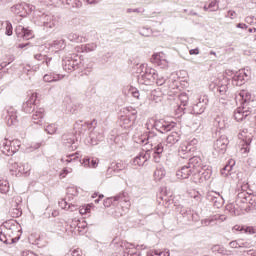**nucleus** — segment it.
<instances>
[{
    "mask_svg": "<svg viewBox=\"0 0 256 256\" xmlns=\"http://www.w3.org/2000/svg\"><path fill=\"white\" fill-rule=\"evenodd\" d=\"M156 85H158L159 87H161V85H165V83H167V79L165 77H163L162 75H159L156 72V77H155V81Z\"/></svg>",
    "mask_w": 256,
    "mask_h": 256,
    "instance_id": "49530a36",
    "label": "nucleus"
},
{
    "mask_svg": "<svg viewBox=\"0 0 256 256\" xmlns=\"http://www.w3.org/2000/svg\"><path fill=\"white\" fill-rule=\"evenodd\" d=\"M250 197L251 196L246 191H242L237 194V200L240 201V203H247Z\"/></svg>",
    "mask_w": 256,
    "mask_h": 256,
    "instance_id": "ea45409f",
    "label": "nucleus"
},
{
    "mask_svg": "<svg viewBox=\"0 0 256 256\" xmlns=\"http://www.w3.org/2000/svg\"><path fill=\"white\" fill-rule=\"evenodd\" d=\"M62 3H66V5L76 8H79L82 5L81 0H62Z\"/></svg>",
    "mask_w": 256,
    "mask_h": 256,
    "instance_id": "a18cd8bd",
    "label": "nucleus"
},
{
    "mask_svg": "<svg viewBox=\"0 0 256 256\" xmlns=\"http://www.w3.org/2000/svg\"><path fill=\"white\" fill-rule=\"evenodd\" d=\"M157 139H159V137H157V134H155V132H144L141 136L138 137V139L136 140V143H139V145H150L153 148V161L154 163H161V157L163 155V151H165V144L162 142H158L157 143Z\"/></svg>",
    "mask_w": 256,
    "mask_h": 256,
    "instance_id": "f257e3e1",
    "label": "nucleus"
},
{
    "mask_svg": "<svg viewBox=\"0 0 256 256\" xmlns=\"http://www.w3.org/2000/svg\"><path fill=\"white\" fill-rule=\"evenodd\" d=\"M212 253H215V255H226L230 256L233 255V251L227 250L225 247L221 245H214L212 248Z\"/></svg>",
    "mask_w": 256,
    "mask_h": 256,
    "instance_id": "a878e982",
    "label": "nucleus"
},
{
    "mask_svg": "<svg viewBox=\"0 0 256 256\" xmlns=\"http://www.w3.org/2000/svg\"><path fill=\"white\" fill-rule=\"evenodd\" d=\"M11 149H13V151H15V153H17V151H19V148L21 147V141L19 140H13L11 141Z\"/></svg>",
    "mask_w": 256,
    "mask_h": 256,
    "instance_id": "6e6d98bb",
    "label": "nucleus"
},
{
    "mask_svg": "<svg viewBox=\"0 0 256 256\" xmlns=\"http://www.w3.org/2000/svg\"><path fill=\"white\" fill-rule=\"evenodd\" d=\"M92 159L93 158H89L88 156L84 157L82 162H81L83 167L90 168L91 167V160Z\"/></svg>",
    "mask_w": 256,
    "mask_h": 256,
    "instance_id": "13d9d810",
    "label": "nucleus"
},
{
    "mask_svg": "<svg viewBox=\"0 0 256 256\" xmlns=\"http://www.w3.org/2000/svg\"><path fill=\"white\" fill-rule=\"evenodd\" d=\"M239 96L242 99V107L243 105H248V107H253V100H251V94L245 90H242L239 93Z\"/></svg>",
    "mask_w": 256,
    "mask_h": 256,
    "instance_id": "bb28decb",
    "label": "nucleus"
},
{
    "mask_svg": "<svg viewBox=\"0 0 256 256\" xmlns=\"http://www.w3.org/2000/svg\"><path fill=\"white\" fill-rule=\"evenodd\" d=\"M63 77L65 76L61 74H45L43 77V81L45 83H55L57 81H61Z\"/></svg>",
    "mask_w": 256,
    "mask_h": 256,
    "instance_id": "cd10ccee",
    "label": "nucleus"
},
{
    "mask_svg": "<svg viewBox=\"0 0 256 256\" xmlns=\"http://www.w3.org/2000/svg\"><path fill=\"white\" fill-rule=\"evenodd\" d=\"M3 115H4L7 125H9V127H11V125H15V123H17V110L14 107L7 106L4 110Z\"/></svg>",
    "mask_w": 256,
    "mask_h": 256,
    "instance_id": "6e6552de",
    "label": "nucleus"
},
{
    "mask_svg": "<svg viewBox=\"0 0 256 256\" xmlns=\"http://www.w3.org/2000/svg\"><path fill=\"white\" fill-rule=\"evenodd\" d=\"M195 151V147H191L187 142L182 144L179 149V155L182 159H187L190 157V154Z\"/></svg>",
    "mask_w": 256,
    "mask_h": 256,
    "instance_id": "aec40b11",
    "label": "nucleus"
},
{
    "mask_svg": "<svg viewBox=\"0 0 256 256\" xmlns=\"http://www.w3.org/2000/svg\"><path fill=\"white\" fill-rule=\"evenodd\" d=\"M255 111V107H249V104H243L242 107H238L234 111V119L236 121H243L247 119V117L251 118V115H253Z\"/></svg>",
    "mask_w": 256,
    "mask_h": 256,
    "instance_id": "423d86ee",
    "label": "nucleus"
},
{
    "mask_svg": "<svg viewBox=\"0 0 256 256\" xmlns=\"http://www.w3.org/2000/svg\"><path fill=\"white\" fill-rule=\"evenodd\" d=\"M154 127L157 131H159V133H168V131H171V129L175 127V123L158 120L154 123Z\"/></svg>",
    "mask_w": 256,
    "mask_h": 256,
    "instance_id": "f3484780",
    "label": "nucleus"
},
{
    "mask_svg": "<svg viewBox=\"0 0 256 256\" xmlns=\"http://www.w3.org/2000/svg\"><path fill=\"white\" fill-rule=\"evenodd\" d=\"M11 141L5 139L2 143L1 146V151L4 155H7L8 157L11 155H15V150H13V148H11Z\"/></svg>",
    "mask_w": 256,
    "mask_h": 256,
    "instance_id": "393cba45",
    "label": "nucleus"
},
{
    "mask_svg": "<svg viewBox=\"0 0 256 256\" xmlns=\"http://www.w3.org/2000/svg\"><path fill=\"white\" fill-rule=\"evenodd\" d=\"M227 145H229V139H227V136L223 135L220 136L215 142H214V149L218 153H225L227 151Z\"/></svg>",
    "mask_w": 256,
    "mask_h": 256,
    "instance_id": "ddd939ff",
    "label": "nucleus"
},
{
    "mask_svg": "<svg viewBox=\"0 0 256 256\" xmlns=\"http://www.w3.org/2000/svg\"><path fill=\"white\" fill-rule=\"evenodd\" d=\"M139 33H140V35H142V37H150L151 36V29L142 28Z\"/></svg>",
    "mask_w": 256,
    "mask_h": 256,
    "instance_id": "bf43d9fd",
    "label": "nucleus"
},
{
    "mask_svg": "<svg viewBox=\"0 0 256 256\" xmlns=\"http://www.w3.org/2000/svg\"><path fill=\"white\" fill-rule=\"evenodd\" d=\"M177 209L181 217H183L184 223H187V221H193V212L190 208L179 206Z\"/></svg>",
    "mask_w": 256,
    "mask_h": 256,
    "instance_id": "412c9836",
    "label": "nucleus"
},
{
    "mask_svg": "<svg viewBox=\"0 0 256 256\" xmlns=\"http://www.w3.org/2000/svg\"><path fill=\"white\" fill-rule=\"evenodd\" d=\"M239 249H249L251 247V243L248 241H244L242 239L238 240Z\"/></svg>",
    "mask_w": 256,
    "mask_h": 256,
    "instance_id": "5fc2aeb1",
    "label": "nucleus"
},
{
    "mask_svg": "<svg viewBox=\"0 0 256 256\" xmlns=\"http://www.w3.org/2000/svg\"><path fill=\"white\" fill-rule=\"evenodd\" d=\"M114 173H119V171L125 170V164L123 162H118L112 165Z\"/></svg>",
    "mask_w": 256,
    "mask_h": 256,
    "instance_id": "09e8293b",
    "label": "nucleus"
},
{
    "mask_svg": "<svg viewBox=\"0 0 256 256\" xmlns=\"http://www.w3.org/2000/svg\"><path fill=\"white\" fill-rule=\"evenodd\" d=\"M43 117H45V109L38 108L37 110H35V112L32 115V121L36 125H41V121H43Z\"/></svg>",
    "mask_w": 256,
    "mask_h": 256,
    "instance_id": "b1692460",
    "label": "nucleus"
},
{
    "mask_svg": "<svg viewBox=\"0 0 256 256\" xmlns=\"http://www.w3.org/2000/svg\"><path fill=\"white\" fill-rule=\"evenodd\" d=\"M22 109L25 113H33L35 111V104L26 102L23 104Z\"/></svg>",
    "mask_w": 256,
    "mask_h": 256,
    "instance_id": "37998d69",
    "label": "nucleus"
},
{
    "mask_svg": "<svg viewBox=\"0 0 256 256\" xmlns=\"http://www.w3.org/2000/svg\"><path fill=\"white\" fill-rule=\"evenodd\" d=\"M57 129H59V126L57 125V123H51L45 127L44 131L48 135H55V133H57Z\"/></svg>",
    "mask_w": 256,
    "mask_h": 256,
    "instance_id": "e433bc0d",
    "label": "nucleus"
},
{
    "mask_svg": "<svg viewBox=\"0 0 256 256\" xmlns=\"http://www.w3.org/2000/svg\"><path fill=\"white\" fill-rule=\"evenodd\" d=\"M188 166L192 169L194 175H197V173H201V171H203L205 165L203 160H201V157L194 156L189 159Z\"/></svg>",
    "mask_w": 256,
    "mask_h": 256,
    "instance_id": "9d476101",
    "label": "nucleus"
},
{
    "mask_svg": "<svg viewBox=\"0 0 256 256\" xmlns=\"http://www.w3.org/2000/svg\"><path fill=\"white\" fill-rule=\"evenodd\" d=\"M50 47L52 49H55V51H61V49H65L66 44L64 39L55 40L50 44Z\"/></svg>",
    "mask_w": 256,
    "mask_h": 256,
    "instance_id": "2f4dec72",
    "label": "nucleus"
},
{
    "mask_svg": "<svg viewBox=\"0 0 256 256\" xmlns=\"http://www.w3.org/2000/svg\"><path fill=\"white\" fill-rule=\"evenodd\" d=\"M76 159H79V156L77 154H70L66 156V158H62L61 161L62 163H73Z\"/></svg>",
    "mask_w": 256,
    "mask_h": 256,
    "instance_id": "de8ad7c7",
    "label": "nucleus"
},
{
    "mask_svg": "<svg viewBox=\"0 0 256 256\" xmlns=\"http://www.w3.org/2000/svg\"><path fill=\"white\" fill-rule=\"evenodd\" d=\"M208 9H209V12L218 11L219 4H217L216 0H213L208 4Z\"/></svg>",
    "mask_w": 256,
    "mask_h": 256,
    "instance_id": "864d4df0",
    "label": "nucleus"
},
{
    "mask_svg": "<svg viewBox=\"0 0 256 256\" xmlns=\"http://www.w3.org/2000/svg\"><path fill=\"white\" fill-rule=\"evenodd\" d=\"M246 23H249L250 25L253 24V23H256L255 16H248V17H246Z\"/></svg>",
    "mask_w": 256,
    "mask_h": 256,
    "instance_id": "338daca9",
    "label": "nucleus"
},
{
    "mask_svg": "<svg viewBox=\"0 0 256 256\" xmlns=\"http://www.w3.org/2000/svg\"><path fill=\"white\" fill-rule=\"evenodd\" d=\"M233 167H235V160H230L229 163L221 170L222 175H231Z\"/></svg>",
    "mask_w": 256,
    "mask_h": 256,
    "instance_id": "c9c22d12",
    "label": "nucleus"
},
{
    "mask_svg": "<svg viewBox=\"0 0 256 256\" xmlns=\"http://www.w3.org/2000/svg\"><path fill=\"white\" fill-rule=\"evenodd\" d=\"M31 13H34V16H35V14L39 13V11L35 12L34 5L24 3V17H27V15H31Z\"/></svg>",
    "mask_w": 256,
    "mask_h": 256,
    "instance_id": "58836bf2",
    "label": "nucleus"
},
{
    "mask_svg": "<svg viewBox=\"0 0 256 256\" xmlns=\"http://www.w3.org/2000/svg\"><path fill=\"white\" fill-rule=\"evenodd\" d=\"M139 73L138 81L142 85H150V83H155V77H157V70L146 67L145 64H141L137 70Z\"/></svg>",
    "mask_w": 256,
    "mask_h": 256,
    "instance_id": "20e7f679",
    "label": "nucleus"
},
{
    "mask_svg": "<svg viewBox=\"0 0 256 256\" xmlns=\"http://www.w3.org/2000/svg\"><path fill=\"white\" fill-rule=\"evenodd\" d=\"M190 147H195V150L197 149V143H199V140L193 138L191 141L186 142Z\"/></svg>",
    "mask_w": 256,
    "mask_h": 256,
    "instance_id": "0e129e2a",
    "label": "nucleus"
},
{
    "mask_svg": "<svg viewBox=\"0 0 256 256\" xmlns=\"http://www.w3.org/2000/svg\"><path fill=\"white\" fill-rule=\"evenodd\" d=\"M215 123L219 127V129H225V120H221V118H216Z\"/></svg>",
    "mask_w": 256,
    "mask_h": 256,
    "instance_id": "052dcab7",
    "label": "nucleus"
},
{
    "mask_svg": "<svg viewBox=\"0 0 256 256\" xmlns=\"http://www.w3.org/2000/svg\"><path fill=\"white\" fill-rule=\"evenodd\" d=\"M97 165H99V159L92 158L89 169H95V168H97Z\"/></svg>",
    "mask_w": 256,
    "mask_h": 256,
    "instance_id": "e2e57ef3",
    "label": "nucleus"
},
{
    "mask_svg": "<svg viewBox=\"0 0 256 256\" xmlns=\"http://www.w3.org/2000/svg\"><path fill=\"white\" fill-rule=\"evenodd\" d=\"M20 39H24L25 41L33 39V32L26 28V30H24V34H22V37Z\"/></svg>",
    "mask_w": 256,
    "mask_h": 256,
    "instance_id": "8fccbe9b",
    "label": "nucleus"
},
{
    "mask_svg": "<svg viewBox=\"0 0 256 256\" xmlns=\"http://www.w3.org/2000/svg\"><path fill=\"white\" fill-rule=\"evenodd\" d=\"M19 233V225L13 220L4 222L0 227V241L6 245H13L20 239L16 236Z\"/></svg>",
    "mask_w": 256,
    "mask_h": 256,
    "instance_id": "7ed1b4c3",
    "label": "nucleus"
},
{
    "mask_svg": "<svg viewBox=\"0 0 256 256\" xmlns=\"http://www.w3.org/2000/svg\"><path fill=\"white\" fill-rule=\"evenodd\" d=\"M151 63L158 65L161 69L169 67V62L165 60V54L163 52L153 54L151 57Z\"/></svg>",
    "mask_w": 256,
    "mask_h": 256,
    "instance_id": "2eb2a0df",
    "label": "nucleus"
},
{
    "mask_svg": "<svg viewBox=\"0 0 256 256\" xmlns=\"http://www.w3.org/2000/svg\"><path fill=\"white\" fill-rule=\"evenodd\" d=\"M231 249H239V240H234L229 243Z\"/></svg>",
    "mask_w": 256,
    "mask_h": 256,
    "instance_id": "69168bd1",
    "label": "nucleus"
},
{
    "mask_svg": "<svg viewBox=\"0 0 256 256\" xmlns=\"http://www.w3.org/2000/svg\"><path fill=\"white\" fill-rule=\"evenodd\" d=\"M247 79H249V76L247 75L245 70H239L232 77V83L237 87H241V85L245 84V81H247Z\"/></svg>",
    "mask_w": 256,
    "mask_h": 256,
    "instance_id": "dca6fc26",
    "label": "nucleus"
},
{
    "mask_svg": "<svg viewBox=\"0 0 256 256\" xmlns=\"http://www.w3.org/2000/svg\"><path fill=\"white\" fill-rule=\"evenodd\" d=\"M35 17L38 21V25L43 27L44 31L54 29L57 25V18L52 14L39 11L35 13Z\"/></svg>",
    "mask_w": 256,
    "mask_h": 256,
    "instance_id": "39448f33",
    "label": "nucleus"
},
{
    "mask_svg": "<svg viewBox=\"0 0 256 256\" xmlns=\"http://www.w3.org/2000/svg\"><path fill=\"white\" fill-rule=\"evenodd\" d=\"M179 139H181V136L177 132H172L168 137L166 138V143L169 145H175V143H178Z\"/></svg>",
    "mask_w": 256,
    "mask_h": 256,
    "instance_id": "f704fd0d",
    "label": "nucleus"
},
{
    "mask_svg": "<svg viewBox=\"0 0 256 256\" xmlns=\"http://www.w3.org/2000/svg\"><path fill=\"white\" fill-rule=\"evenodd\" d=\"M207 201L212 203L216 209H221L223 207V204L225 203V200L223 199V196L219 194L218 192H209L206 195Z\"/></svg>",
    "mask_w": 256,
    "mask_h": 256,
    "instance_id": "9b49d317",
    "label": "nucleus"
},
{
    "mask_svg": "<svg viewBox=\"0 0 256 256\" xmlns=\"http://www.w3.org/2000/svg\"><path fill=\"white\" fill-rule=\"evenodd\" d=\"M62 141L65 147L77 149V146H73L75 145V139L71 138L69 135H63Z\"/></svg>",
    "mask_w": 256,
    "mask_h": 256,
    "instance_id": "473e14b6",
    "label": "nucleus"
},
{
    "mask_svg": "<svg viewBox=\"0 0 256 256\" xmlns=\"http://www.w3.org/2000/svg\"><path fill=\"white\" fill-rule=\"evenodd\" d=\"M5 25H6L5 35H7L8 37H11V35H13V25L9 21H6Z\"/></svg>",
    "mask_w": 256,
    "mask_h": 256,
    "instance_id": "603ef678",
    "label": "nucleus"
},
{
    "mask_svg": "<svg viewBox=\"0 0 256 256\" xmlns=\"http://www.w3.org/2000/svg\"><path fill=\"white\" fill-rule=\"evenodd\" d=\"M178 99L180 101L178 111H185V107H187V104L189 103V96L187 93H181Z\"/></svg>",
    "mask_w": 256,
    "mask_h": 256,
    "instance_id": "c756f323",
    "label": "nucleus"
},
{
    "mask_svg": "<svg viewBox=\"0 0 256 256\" xmlns=\"http://www.w3.org/2000/svg\"><path fill=\"white\" fill-rule=\"evenodd\" d=\"M26 102H28L30 104L32 103L35 105V103L37 102V93H32Z\"/></svg>",
    "mask_w": 256,
    "mask_h": 256,
    "instance_id": "680f3d73",
    "label": "nucleus"
},
{
    "mask_svg": "<svg viewBox=\"0 0 256 256\" xmlns=\"http://www.w3.org/2000/svg\"><path fill=\"white\" fill-rule=\"evenodd\" d=\"M239 139H242L244 141V153H249L251 151V141H253V135L249 133V130L247 128L241 129L238 134Z\"/></svg>",
    "mask_w": 256,
    "mask_h": 256,
    "instance_id": "0eeeda50",
    "label": "nucleus"
},
{
    "mask_svg": "<svg viewBox=\"0 0 256 256\" xmlns=\"http://www.w3.org/2000/svg\"><path fill=\"white\" fill-rule=\"evenodd\" d=\"M149 160V156L147 155V152H140L139 155H137L131 162V165L134 167H143L145 165V162Z\"/></svg>",
    "mask_w": 256,
    "mask_h": 256,
    "instance_id": "6ab92c4d",
    "label": "nucleus"
},
{
    "mask_svg": "<svg viewBox=\"0 0 256 256\" xmlns=\"http://www.w3.org/2000/svg\"><path fill=\"white\" fill-rule=\"evenodd\" d=\"M79 107H83V105L82 104L68 105L66 107V111H68V113H71L72 115H76V113L78 112Z\"/></svg>",
    "mask_w": 256,
    "mask_h": 256,
    "instance_id": "c03bdc74",
    "label": "nucleus"
},
{
    "mask_svg": "<svg viewBox=\"0 0 256 256\" xmlns=\"http://www.w3.org/2000/svg\"><path fill=\"white\" fill-rule=\"evenodd\" d=\"M12 13L18 15L19 17H25V6L24 3L16 4L11 8Z\"/></svg>",
    "mask_w": 256,
    "mask_h": 256,
    "instance_id": "7c9ffc66",
    "label": "nucleus"
},
{
    "mask_svg": "<svg viewBox=\"0 0 256 256\" xmlns=\"http://www.w3.org/2000/svg\"><path fill=\"white\" fill-rule=\"evenodd\" d=\"M216 91L217 93H219L220 95H225V93H227V85H220L216 87Z\"/></svg>",
    "mask_w": 256,
    "mask_h": 256,
    "instance_id": "4d7b16f0",
    "label": "nucleus"
},
{
    "mask_svg": "<svg viewBox=\"0 0 256 256\" xmlns=\"http://www.w3.org/2000/svg\"><path fill=\"white\" fill-rule=\"evenodd\" d=\"M131 94H132V96H133L135 99H139V96H140L139 90H137V89H132V90H131Z\"/></svg>",
    "mask_w": 256,
    "mask_h": 256,
    "instance_id": "774afa93",
    "label": "nucleus"
},
{
    "mask_svg": "<svg viewBox=\"0 0 256 256\" xmlns=\"http://www.w3.org/2000/svg\"><path fill=\"white\" fill-rule=\"evenodd\" d=\"M207 103H209V100L205 96L199 98L198 102L192 106V114L202 115V113H205V109H207Z\"/></svg>",
    "mask_w": 256,
    "mask_h": 256,
    "instance_id": "f8f14e48",
    "label": "nucleus"
},
{
    "mask_svg": "<svg viewBox=\"0 0 256 256\" xmlns=\"http://www.w3.org/2000/svg\"><path fill=\"white\" fill-rule=\"evenodd\" d=\"M211 174H212V171H211V168H209V166L205 165L203 168H202V171L201 173H197V175H199L201 181H208V179H211Z\"/></svg>",
    "mask_w": 256,
    "mask_h": 256,
    "instance_id": "c85d7f7f",
    "label": "nucleus"
},
{
    "mask_svg": "<svg viewBox=\"0 0 256 256\" xmlns=\"http://www.w3.org/2000/svg\"><path fill=\"white\" fill-rule=\"evenodd\" d=\"M95 49H97L96 43H88L82 47L84 53H91L92 51H95Z\"/></svg>",
    "mask_w": 256,
    "mask_h": 256,
    "instance_id": "79ce46f5",
    "label": "nucleus"
},
{
    "mask_svg": "<svg viewBox=\"0 0 256 256\" xmlns=\"http://www.w3.org/2000/svg\"><path fill=\"white\" fill-rule=\"evenodd\" d=\"M191 175H195V172L191 169V167H189V164L182 166L181 169L176 172V177L178 179H189Z\"/></svg>",
    "mask_w": 256,
    "mask_h": 256,
    "instance_id": "a211bd4d",
    "label": "nucleus"
},
{
    "mask_svg": "<svg viewBox=\"0 0 256 256\" xmlns=\"http://www.w3.org/2000/svg\"><path fill=\"white\" fill-rule=\"evenodd\" d=\"M120 247L124 249V256H141V252H138V249H146V247L143 245L141 246L138 245L135 248L133 244H129V243H122Z\"/></svg>",
    "mask_w": 256,
    "mask_h": 256,
    "instance_id": "1a4fd4ad",
    "label": "nucleus"
},
{
    "mask_svg": "<svg viewBox=\"0 0 256 256\" xmlns=\"http://www.w3.org/2000/svg\"><path fill=\"white\" fill-rule=\"evenodd\" d=\"M62 67L66 73H73V71H84L85 75L93 71V63H87L85 60H81V57L77 55L68 56L62 60Z\"/></svg>",
    "mask_w": 256,
    "mask_h": 256,
    "instance_id": "f03ea898",
    "label": "nucleus"
},
{
    "mask_svg": "<svg viewBox=\"0 0 256 256\" xmlns=\"http://www.w3.org/2000/svg\"><path fill=\"white\" fill-rule=\"evenodd\" d=\"M8 167L10 174L15 177H21V175L27 173V171H25V168L19 166V164L13 160H9Z\"/></svg>",
    "mask_w": 256,
    "mask_h": 256,
    "instance_id": "4468645a",
    "label": "nucleus"
},
{
    "mask_svg": "<svg viewBox=\"0 0 256 256\" xmlns=\"http://www.w3.org/2000/svg\"><path fill=\"white\" fill-rule=\"evenodd\" d=\"M166 173L167 172L165 171V168H163L161 166H157V168H156V170L154 172V177L158 181H161V179H163V177H165Z\"/></svg>",
    "mask_w": 256,
    "mask_h": 256,
    "instance_id": "4c0bfd02",
    "label": "nucleus"
},
{
    "mask_svg": "<svg viewBox=\"0 0 256 256\" xmlns=\"http://www.w3.org/2000/svg\"><path fill=\"white\" fill-rule=\"evenodd\" d=\"M0 193L4 195L9 193V182L7 180H0Z\"/></svg>",
    "mask_w": 256,
    "mask_h": 256,
    "instance_id": "a19ab883",
    "label": "nucleus"
},
{
    "mask_svg": "<svg viewBox=\"0 0 256 256\" xmlns=\"http://www.w3.org/2000/svg\"><path fill=\"white\" fill-rule=\"evenodd\" d=\"M113 201H120V203H127L128 206L130 205L128 201H125V196L123 194H119L104 200V207H111V205H113Z\"/></svg>",
    "mask_w": 256,
    "mask_h": 256,
    "instance_id": "5701e85b",
    "label": "nucleus"
},
{
    "mask_svg": "<svg viewBox=\"0 0 256 256\" xmlns=\"http://www.w3.org/2000/svg\"><path fill=\"white\" fill-rule=\"evenodd\" d=\"M68 39L74 43H85V41H87V38L80 36L77 33H70Z\"/></svg>",
    "mask_w": 256,
    "mask_h": 256,
    "instance_id": "72a5a7b5",
    "label": "nucleus"
},
{
    "mask_svg": "<svg viewBox=\"0 0 256 256\" xmlns=\"http://www.w3.org/2000/svg\"><path fill=\"white\" fill-rule=\"evenodd\" d=\"M26 29H27V28H25V27H23V26H21V25H18V26L16 27L15 33H16L18 39H21V37H22L23 34L25 33V30H26Z\"/></svg>",
    "mask_w": 256,
    "mask_h": 256,
    "instance_id": "3c124183",
    "label": "nucleus"
},
{
    "mask_svg": "<svg viewBox=\"0 0 256 256\" xmlns=\"http://www.w3.org/2000/svg\"><path fill=\"white\" fill-rule=\"evenodd\" d=\"M34 59L35 61H38V63H42V65H46V67H51V61H53L52 57H49L43 53L34 54Z\"/></svg>",
    "mask_w": 256,
    "mask_h": 256,
    "instance_id": "4be33fe9",
    "label": "nucleus"
}]
</instances>
